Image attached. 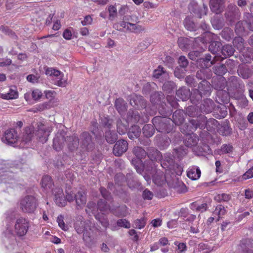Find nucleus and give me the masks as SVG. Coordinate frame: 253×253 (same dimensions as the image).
Here are the masks:
<instances>
[{"label": "nucleus", "mask_w": 253, "mask_h": 253, "mask_svg": "<svg viewBox=\"0 0 253 253\" xmlns=\"http://www.w3.org/2000/svg\"><path fill=\"white\" fill-rule=\"evenodd\" d=\"M146 225V219L144 218L138 219L134 221V227L138 229L143 228Z\"/></svg>", "instance_id": "39"}, {"label": "nucleus", "mask_w": 253, "mask_h": 253, "mask_svg": "<svg viewBox=\"0 0 253 253\" xmlns=\"http://www.w3.org/2000/svg\"><path fill=\"white\" fill-rule=\"evenodd\" d=\"M18 97V92L15 86L10 87L6 93H0V98L3 99H14L17 98Z\"/></svg>", "instance_id": "16"}, {"label": "nucleus", "mask_w": 253, "mask_h": 253, "mask_svg": "<svg viewBox=\"0 0 253 253\" xmlns=\"http://www.w3.org/2000/svg\"><path fill=\"white\" fill-rule=\"evenodd\" d=\"M76 204L78 208L82 207L86 203V196L84 192L79 191L75 195Z\"/></svg>", "instance_id": "23"}, {"label": "nucleus", "mask_w": 253, "mask_h": 253, "mask_svg": "<svg viewBox=\"0 0 253 253\" xmlns=\"http://www.w3.org/2000/svg\"><path fill=\"white\" fill-rule=\"evenodd\" d=\"M169 119H164L161 117H155L153 120L154 125L155 123H159L158 125H156L155 126L157 129L160 132H169L170 129L168 128L167 123L169 122Z\"/></svg>", "instance_id": "11"}, {"label": "nucleus", "mask_w": 253, "mask_h": 253, "mask_svg": "<svg viewBox=\"0 0 253 253\" xmlns=\"http://www.w3.org/2000/svg\"><path fill=\"white\" fill-rule=\"evenodd\" d=\"M92 22V18L90 16H86L84 20L82 21L83 25H86L91 24Z\"/></svg>", "instance_id": "59"}, {"label": "nucleus", "mask_w": 253, "mask_h": 253, "mask_svg": "<svg viewBox=\"0 0 253 253\" xmlns=\"http://www.w3.org/2000/svg\"><path fill=\"white\" fill-rule=\"evenodd\" d=\"M184 121L182 114L180 111H176L172 115V122L176 125H180Z\"/></svg>", "instance_id": "28"}, {"label": "nucleus", "mask_w": 253, "mask_h": 253, "mask_svg": "<svg viewBox=\"0 0 253 253\" xmlns=\"http://www.w3.org/2000/svg\"><path fill=\"white\" fill-rule=\"evenodd\" d=\"M57 221L59 226L63 230L67 231L68 229L67 225H66L64 222V217L62 215L58 216Z\"/></svg>", "instance_id": "41"}, {"label": "nucleus", "mask_w": 253, "mask_h": 253, "mask_svg": "<svg viewBox=\"0 0 253 253\" xmlns=\"http://www.w3.org/2000/svg\"><path fill=\"white\" fill-rule=\"evenodd\" d=\"M11 63V60L10 59H3L0 61V66L3 67L10 65Z\"/></svg>", "instance_id": "58"}, {"label": "nucleus", "mask_w": 253, "mask_h": 253, "mask_svg": "<svg viewBox=\"0 0 253 253\" xmlns=\"http://www.w3.org/2000/svg\"><path fill=\"white\" fill-rule=\"evenodd\" d=\"M214 73L216 75H223L227 72V69L224 64L216 66L213 68Z\"/></svg>", "instance_id": "36"}, {"label": "nucleus", "mask_w": 253, "mask_h": 253, "mask_svg": "<svg viewBox=\"0 0 253 253\" xmlns=\"http://www.w3.org/2000/svg\"><path fill=\"white\" fill-rule=\"evenodd\" d=\"M144 6L146 8H155L157 7V4L150 2L149 1H145L144 2Z\"/></svg>", "instance_id": "57"}, {"label": "nucleus", "mask_w": 253, "mask_h": 253, "mask_svg": "<svg viewBox=\"0 0 253 253\" xmlns=\"http://www.w3.org/2000/svg\"><path fill=\"white\" fill-rule=\"evenodd\" d=\"M152 226L154 227H158L161 225L162 220L159 218L153 220L151 222Z\"/></svg>", "instance_id": "60"}, {"label": "nucleus", "mask_w": 253, "mask_h": 253, "mask_svg": "<svg viewBox=\"0 0 253 253\" xmlns=\"http://www.w3.org/2000/svg\"><path fill=\"white\" fill-rule=\"evenodd\" d=\"M233 147L229 144L223 145L221 148L220 151L221 154L229 153L232 151Z\"/></svg>", "instance_id": "48"}, {"label": "nucleus", "mask_w": 253, "mask_h": 253, "mask_svg": "<svg viewBox=\"0 0 253 253\" xmlns=\"http://www.w3.org/2000/svg\"><path fill=\"white\" fill-rule=\"evenodd\" d=\"M207 204L206 203H203L201 205H198L197 203H193L191 204L190 208L196 211L204 212L207 209Z\"/></svg>", "instance_id": "30"}, {"label": "nucleus", "mask_w": 253, "mask_h": 253, "mask_svg": "<svg viewBox=\"0 0 253 253\" xmlns=\"http://www.w3.org/2000/svg\"><path fill=\"white\" fill-rule=\"evenodd\" d=\"M130 104L133 107H136L138 108H143L145 106V100L140 95L136 94H131L129 96Z\"/></svg>", "instance_id": "15"}, {"label": "nucleus", "mask_w": 253, "mask_h": 253, "mask_svg": "<svg viewBox=\"0 0 253 253\" xmlns=\"http://www.w3.org/2000/svg\"><path fill=\"white\" fill-rule=\"evenodd\" d=\"M140 115L137 111L129 110L127 119L128 121L135 123L140 121Z\"/></svg>", "instance_id": "29"}, {"label": "nucleus", "mask_w": 253, "mask_h": 253, "mask_svg": "<svg viewBox=\"0 0 253 253\" xmlns=\"http://www.w3.org/2000/svg\"><path fill=\"white\" fill-rule=\"evenodd\" d=\"M245 198L250 199L253 197V190L250 189H246L245 191Z\"/></svg>", "instance_id": "61"}, {"label": "nucleus", "mask_w": 253, "mask_h": 253, "mask_svg": "<svg viewBox=\"0 0 253 253\" xmlns=\"http://www.w3.org/2000/svg\"><path fill=\"white\" fill-rule=\"evenodd\" d=\"M45 96L46 99L49 100V103L54 99L56 95V92L53 90H45L44 91Z\"/></svg>", "instance_id": "44"}, {"label": "nucleus", "mask_w": 253, "mask_h": 253, "mask_svg": "<svg viewBox=\"0 0 253 253\" xmlns=\"http://www.w3.org/2000/svg\"><path fill=\"white\" fill-rule=\"evenodd\" d=\"M65 141H67L69 145L74 148L77 147L79 143V139L76 135L69 137L67 140H66L65 137L61 134H57L53 140V148L56 151H59L61 149Z\"/></svg>", "instance_id": "4"}, {"label": "nucleus", "mask_w": 253, "mask_h": 253, "mask_svg": "<svg viewBox=\"0 0 253 253\" xmlns=\"http://www.w3.org/2000/svg\"><path fill=\"white\" fill-rule=\"evenodd\" d=\"M128 147L126 141L120 140L117 141L113 148V153L117 156H120L125 152Z\"/></svg>", "instance_id": "12"}, {"label": "nucleus", "mask_w": 253, "mask_h": 253, "mask_svg": "<svg viewBox=\"0 0 253 253\" xmlns=\"http://www.w3.org/2000/svg\"><path fill=\"white\" fill-rule=\"evenodd\" d=\"M153 76L157 79H160L161 82H163L164 80L167 81L169 78L168 73L165 72L163 70V68L161 66H159L157 69L154 70Z\"/></svg>", "instance_id": "18"}, {"label": "nucleus", "mask_w": 253, "mask_h": 253, "mask_svg": "<svg viewBox=\"0 0 253 253\" xmlns=\"http://www.w3.org/2000/svg\"><path fill=\"white\" fill-rule=\"evenodd\" d=\"M66 200L71 202L74 200V198H75V196H74V194L72 193V191H71L70 189H68L66 190Z\"/></svg>", "instance_id": "51"}, {"label": "nucleus", "mask_w": 253, "mask_h": 253, "mask_svg": "<svg viewBox=\"0 0 253 253\" xmlns=\"http://www.w3.org/2000/svg\"><path fill=\"white\" fill-rule=\"evenodd\" d=\"M185 71V69L177 67L174 71L175 76L178 79L182 78L184 77Z\"/></svg>", "instance_id": "43"}, {"label": "nucleus", "mask_w": 253, "mask_h": 253, "mask_svg": "<svg viewBox=\"0 0 253 253\" xmlns=\"http://www.w3.org/2000/svg\"><path fill=\"white\" fill-rule=\"evenodd\" d=\"M248 15L249 20L246 21L245 24L247 25V27L250 30L253 31V16L250 13H248Z\"/></svg>", "instance_id": "53"}, {"label": "nucleus", "mask_w": 253, "mask_h": 253, "mask_svg": "<svg viewBox=\"0 0 253 253\" xmlns=\"http://www.w3.org/2000/svg\"><path fill=\"white\" fill-rule=\"evenodd\" d=\"M115 106L118 111L121 114H123L126 110V103L125 101L121 98H118L116 100Z\"/></svg>", "instance_id": "27"}, {"label": "nucleus", "mask_w": 253, "mask_h": 253, "mask_svg": "<svg viewBox=\"0 0 253 253\" xmlns=\"http://www.w3.org/2000/svg\"><path fill=\"white\" fill-rule=\"evenodd\" d=\"M243 249V253H253V252L249 249L252 247V244L250 243V240H246L245 243H242L241 245Z\"/></svg>", "instance_id": "37"}, {"label": "nucleus", "mask_w": 253, "mask_h": 253, "mask_svg": "<svg viewBox=\"0 0 253 253\" xmlns=\"http://www.w3.org/2000/svg\"><path fill=\"white\" fill-rule=\"evenodd\" d=\"M36 129L35 132L33 126L26 127L22 136V142L28 144L36 136L42 143L45 142L52 131V128L40 123L37 125Z\"/></svg>", "instance_id": "2"}, {"label": "nucleus", "mask_w": 253, "mask_h": 253, "mask_svg": "<svg viewBox=\"0 0 253 253\" xmlns=\"http://www.w3.org/2000/svg\"><path fill=\"white\" fill-rule=\"evenodd\" d=\"M174 87V84L171 82H165L163 88L164 90L168 92H169Z\"/></svg>", "instance_id": "47"}, {"label": "nucleus", "mask_w": 253, "mask_h": 253, "mask_svg": "<svg viewBox=\"0 0 253 253\" xmlns=\"http://www.w3.org/2000/svg\"><path fill=\"white\" fill-rule=\"evenodd\" d=\"M234 51V48L231 45L226 44L222 47L221 52L225 56H230L233 54Z\"/></svg>", "instance_id": "33"}, {"label": "nucleus", "mask_w": 253, "mask_h": 253, "mask_svg": "<svg viewBox=\"0 0 253 253\" xmlns=\"http://www.w3.org/2000/svg\"><path fill=\"white\" fill-rule=\"evenodd\" d=\"M27 79L29 82L34 83L38 81V78L34 75H29L27 77Z\"/></svg>", "instance_id": "63"}, {"label": "nucleus", "mask_w": 253, "mask_h": 253, "mask_svg": "<svg viewBox=\"0 0 253 253\" xmlns=\"http://www.w3.org/2000/svg\"><path fill=\"white\" fill-rule=\"evenodd\" d=\"M75 228L79 234H83V239L87 241L88 231L90 230V225L89 221H77L75 224Z\"/></svg>", "instance_id": "9"}, {"label": "nucleus", "mask_w": 253, "mask_h": 253, "mask_svg": "<svg viewBox=\"0 0 253 253\" xmlns=\"http://www.w3.org/2000/svg\"><path fill=\"white\" fill-rule=\"evenodd\" d=\"M161 166L166 169V173L169 175L171 173L172 175H180L183 172V168L178 164H174L172 157H169L168 159L163 160L161 162Z\"/></svg>", "instance_id": "3"}, {"label": "nucleus", "mask_w": 253, "mask_h": 253, "mask_svg": "<svg viewBox=\"0 0 253 253\" xmlns=\"http://www.w3.org/2000/svg\"><path fill=\"white\" fill-rule=\"evenodd\" d=\"M97 207L101 212L104 211L106 210V205L104 202H99Z\"/></svg>", "instance_id": "64"}, {"label": "nucleus", "mask_w": 253, "mask_h": 253, "mask_svg": "<svg viewBox=\"0 0 253 253\" xmlns=\"http://www.w3.org/2000/svg\"><path fill=\"white\" fill-rule=\"evenodd\" d=\"M96 206L95 205V204L93 203H89L87 205V209L86 210V212L88 213L89 214L90 211L95 216V217L96 219H98L101 223L103 225V226L106 227L107 223L106 222L105 219L104 218H101L100 217L99 213L96 214L95 212L94 211V209L96 208Z\"/></svg>", "instance_id": "21"}, {"label": "nucleus", "mask_w": 253, "mask_h": 253, "mask_svg": "<svg viewBox=\"0 0 253 253\" xmlns=\"http://www.w3.org/2000/svg\"><path fill=\"white\" fill-rule=\"evenodd\" d=\"M42 187L46 191L51 190L52 192V187L54 186L51 177L48 175L43 176L41 181Z\"/></svg>", "instance_id": "19"}, {"label": "nucleus", "mask_w": 253, "mask_h": 253, "mask_svg": "<svg viewBox=\"0 0 253 253\" xmlns=\"http://www.w3.org/2000/svg\"><path fill=\"white\" fill-rule=\"evenodd\" d=\"M117 224L119 227H122L126 228H129L131 227L129 222L126 219L118 220L117 222Z\"/></svg>", "instance_id": "42"}, {"label": "nucleus", "mask_w": 253, "mask_h": 253, "mask_svg": "<svg viewBox=\"0 0 253 253\" xmlns=\"http://www.w3.org/2000/svg\"><path fill=\"white\" fill-rule=\"evenodd\" d=\"M224 0H211L210 8L215 13H220L224 8Z\"/></svg>", "instance_id": "17"}, {"label": "nucleus", "mask_w": 253, "mask_h": 253, "mask_svg": "<svg viewBox=\"0 0 253 253\" xmlns=\"http://www.w3.org/2000/svg\"><path fill=\"white\" fill-rule=\"evenodd\" d=\"M143 133L144 135L147 137H149L152 136L154 133V129L151 125H145L143 127Z\"/></svg>", "instance_id": "31"}, {"label": "nucleus", "mask_w": 253, "mask_h": 253, "mask_svg": "<svg viewBox=\"0 0 253 253\" xmlns=\"http://www.w3.org/2000/svg\"><path fill=\"white\" fill-rule=\"evenodd\" d=\"M45 72L46 75L52 77V80L55 85L61 87L66 85L67 81L63 78V75L60 71L52 68H47Z\"/></svg>", "instance_id": "8"}, {"label": "nucleus", "mask_w": 253, "mask_h": 253, "mask_svg": "<svg viewBox=\"0 0 253 253\" xmlns=\"http://www.w3.org/2000/svg\"><path fill=\"white\" fill-rule=\"evenodd\" d=\"M30 226V221L28 219L19 217L16 220L14 224V233L19 237H24L27 233Z\"/></svg>", "instance_id": "5"}, {"label": "nucleus", "mask_w": 253, "mask_h": 253, "mask_svg": "<svg viewBox=\"0 0 253 253\" xmlns=\"http://www.w3.org/2000/svg\"><path fill=\"white\" fill-rule=\"evenodd\" d=\"M233 43L234 46L240 51H242L244 48V40L240 37H236L233 41Z\"/></svg>", "instance_id": "32"}, {"label": "nucleus", "mask_w": 253, "mask_h": 253, "mask_svg": "<svg viewBox=\"0 0 253 253\" xmlns=\"http://www.w3.org/2000/svg\"><path fill=\"white\" fill-rule=\"evenodd\" d=\"M198 141V138L194 134L186 136L184 140V144L187 147H192L195 146Z\"/></svg>", "instance_id": "25"}, {"label": "nucleus", "mask_w": 253, "mask_h": 253, "mask_svg": "<svg viewBox=\"0 0 253 253\" xmlns=\"http://www.w3.org/2000/svg\"><path fill=\"white\" fill-rule=\"evenodd\" d=\"M147 154L152 161L149 163L151 169L145 168V174L143 175L144 179L148 183H149L151 181V177L152 176L154 182L159 186L164 184L166 182L169 183L168 175H164L163 173L161 171H156L155 164L153 162L154 160L159 161L161 159V153L157 150L151 149L150 151H149Z\"/></svg>", "instance_id": "1"}, {"label": "nucleus", "mask_w": 253, "mask_h": 253, "mask_svg": "<svg viewBox=\"0 0 253 253\" xmlns=\"http://www.w3.org/2000/svg\"><path fill=\"white\" fill-rule=\"evenodd\" d=\"M225 212L226 210L224 207L221 205H218L213 211L212 217L211 218L218 221L219 218L225 214Z\"/></svg>", "instance_id": "22"}, {"label": "nucleus", "mask_w": 253, "mask_h": 253, "mask_svg": "<svg viewBox=\"0 0 253 253\" xmlns=\"http://www.w3.org/2000/svg\"><path fill=\"white\" fill-rule=\"evenodd\" d=\"M133 153L139 159L144 158L147 155L145 150L140 147H135L133 149Z\"/></svg>", "instance_id": "35"}, {"label": "nucleus", "mask_w": 253, "mask_h": 253, "mask_svg": "<svg viewBox=\"0 0 253 253\" xmlns=\"http://www.w3.org/2000/svg\"><path fill=\"white\" fill-rule=\"evenodd\" d=\"M61 23L59 20H56L54 21V24L52 29L55 31L58 30L61 28Z\"/></svg>", "instance_id": "62"}, {"label": "nucleus", "mask_w": 253, "mask_h": 253, "mask_svg": "<svg viewBox=\"0 0 253 253\" xmlns=\"http://www.w3.org/2000/svg\"><path fill=\"white\" fill-rule=\"evenodd\" d=\"M178 64L181 68L185 69L188 65V61L185 56H181L178 59Z\"/></svg>", "instance_id": "49"}, {"label": "nucleus", "mask_w": 253, "mask_h": 253, "mask_svg": "<svg viewBox=\"0 0 253 253\" xmlns=\"http://www.w3.org/2000/svg\"><path fill=\"white\" fill-rule=\"evenodd\" d=\"M120 26L126 30L135 33H139L144 30V28L138 24H132L125 21L124 17L120 23Z\"/></svg>", "instance_id": "10"}, {"label": "nucleus", "mask_w": 253, "mask_h": 253, "mask_svg": "<svg viewBox=\"0 0 253 253\" xmlns=\"http://www.w3.org/2000/svg\"><path fill=\"white\" fill-rule=\"evenodd\" d=\"M201 174L200 169L196 166L189 168L187 171V176L193 180L198 179L201 176Z\"/></svg>", "instance_id": "20"}, {"label": "nucleus", "mask_w": 253, "mask_h": 253, "mask_svg": "<svg viewBox=\"0 0 253 253\" xmlns=\"http://www.w3.org/2000/svg\"><path fill=\"white\" fill-rule=\"evenodd\" d=\"M141 133L140 128L138 126H133L130 128L128 132V136L131 139L138 137Z\"/></svg>", "instance_id": "26"}, {"label": "nucleus", "mask_w": 253, "mask_h": 253, "mask_svg": "<svg viewBox=\"0 0 253 253\" xmlns=\"http://www.w3.org/2000/svg\"><path fill=\"white\" fill-rule=\"evenodd\" d=\"M63 38L67 40H71L72 37V32L71 29H66L63 33Z\"/></svg>", "instance_id": "55"}, {"label": "nucleus", "mask_w": 253, "mask_h": 253, "mask_svg": "<svg viewBox=\"0 0 253 253\" xmlns=\"http://www.w3.org/2000/svg\"><path fill=\"white\" fill-rule=\"evenodd\" d=\"M53 193L54 195V201L56 205L59 207H64L66 205V200L62 189L56 188L53 190Z\"/></svg>", "instance_id": "14"}, {"label": "nucleus", "mask_w": 253, "mask_h": 253, "mask_svg": "<svg viewBox=\"0 0 253 253\" xmlns=\"http://www.w3.org/2000/svg\"><path fill=\"white\" fill-rule=\"evenodd\" d=\"M185 27L189 31L196 30V26L191 18L186 17L184 22Z\"/></svg>", "instance_id": "34"}, {"label": "nucleus", "mask_w": 253, "mask_h": 253, "mask_svg": "<svg viewBox=\"0 0 253 253\" xmlns=\"http://www.w3.org/2000/svg\"><path fill=\"white\" fill-rule=\"evenodd\" d=\"M2 141L3 143L13 147L18 146L20 141H21L20 145L23 146L25 144L22 142V139L20 140L17 133L14 129L6 130L2 138Z\"/></svg>", "instance_id": "6"}, {"label": "nucleus", "mask_w": 253, "mask_h": 253, "mask_svg": "<svg viewBox=\"0 0 253 253\" xmlns=\"http://www.w3.org/2000/svg\"><path fill=\"white\" fill-rule=\"evenodd\" d=\"M175 245L177 246L178 253H182L186 250V246L184 243H178L177 242L174 243Z\"/></svg>", "instance_id": "54"}, {"label": "nucleus", "mask_w": 253, "mask_h": 253, "mask_svg": "<svg viewBox=\"0 0 253 253\" xmlns=\"http://www.w3.org/2000/svg\"><path fill=\"white\" fill-rule=\"evenodd\" d=\"M190 90L185 87L179 89L176 92L177 96L182 101L187 100L190 97Z\"/></svg>", "instance_id": "24"}, {"label": "nucleus", "mask_w": 253, "mask_h": 253, "mask_svg": "<svg viewBox=\"0 0 253 253\" xmlns=\"http://www.w3.org/2000/svg\"><path fill=\"white\" fill-rule=\"evenodd\" d=\"M243 22H239L236 25L235 31L238 34H241L245 30V27Z\"/></svg>", "instance_id": "46"}, {"label": "nucleus", "mask_w": 253, "mask_h": 253, "mask_svg": "<svg viewBox=\"0 0 253 253\" xmlns=\"http://www.w3.org/2000/svg\"><path fill=\"white\" fill-rule=\"evenodd\" d=\"M253 177V166L250 168L242 176L243 180H247Z\"/></svg>", "instance_id": "45"}, {"label": "nucleus", "mask_w": 253, "mask_h": 253, "mask_svg": "<svg viewBox=\"0 0 253 253\" xmlns=\"http://www.w3.org/2000/svg\"><path fill=\"white\" fill-rule=\"evenodd\" d=\"M37 206V200L32 196H27L21 199L20 207L23 212L32 213L36 210Z\"/></svg>", "instance_id": "7"}, {"label": "nucleus", "mask_w": 253, "mask_h": 253, "mask_svg": "<svg viewBox=\"0 0 253 253\" xmlns=\"http://www.w3.org/2000/svg\"><path fill=\"white\" fill-rule=\"evenodd\" d=\"M214 199L219 202H227L230 199V196L227 194H219L215 196Z\"/></svg>", "instance_id": "38"}, {"label": "nucleus", "mask_w": 253, "mask_h": 253, "mask_svg": "<svg viewBox=\"0 0 253 253\" xmlns=\"http://www.w3.org/2000/svg\"><path fill=\"white\" fill-rule=\"evenodd\" d=\"M142 196L145 200H151L153 198V194L150 191L145 189L143 192Z\"/></svg>", "instance_id": "52"}, {"label": "nucleus", "mask_w": 253, "mask_h": 253, "mask_svg": "<svg viewBox=\"0 0 253 253\" xmlns=\"http://www.w3.org/2000/svg\"><path fill=\"white\" fill-rule=\"evenodd\" d=\"M128 11V7L127 5H122L119 9V13L121 15H124Z\"/></svg>", "instance_id": "56"}, {"label": "nucleus", "mask_w": 253, "mask_h": 253, "mask_svg": "<svg viewBox=\"0 0 253 253\" xmlns=\"http://www.w3.org/2000/svg\"><path fill=\"white\" fill-rule=\"evenodd\" d=\"M50 107L49 103L44 102L36 106V110L37 111H42L45 109H48Z\"/></svg>", "instance_id": "50"}, {"label": "nucleus", "mask_w": 253, "mask_h": 253, "mask_svg": "<svg viewBox=\"0 0 253 253\" xmlns=\"http://www.w3.org/2000/svg\"><path fill=\"white\" fill-rule=\"evenodd\" d=\"M211 84L206 80L202 81L198 85L199 94L197 95L196 98L200 99L202 95H209L211 92Z\"/></svg>", "instance_id": "13"}, {"label": "nucleus", "mask_w": 253, "mask_h": 253, "mask_svg": "<svg viewBox=\"0 0 253 253\" xmlns=\"http://www.w3.org/2000/svg\"><path fill=\"white\" fill-rule=\"evenodd\" d=\"M42 93L39 89H35L32 91V97L34 100H39L42 98Z\"/></svg>", "instance_id": "40"}]
</instances>
